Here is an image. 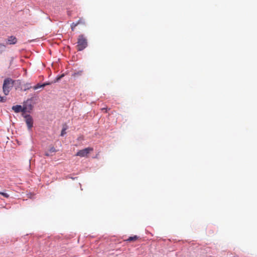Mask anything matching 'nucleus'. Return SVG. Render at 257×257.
<instances>
[{"label":"nucleus","instance_id":"13","mask_svg":"<svg viewBox=\"0 0 257 257\" xmlns=\"http://www.w3.org/2000/svg\"><path fill=\"white\" fill-rule=\"evenodd\" d=\"M42 87H43V86H42V84H38L33 87V89L34 90H36V89H38V88H42Z\"/></svg>","mask_w":257,"mask_h":257},{"label":"nucleus","instance_id":"8","mask_svg":"<svg viewBox=\"0 0 257 257\" xmlns=\"http://www.w3.org/2000/svg\"><path fill=\"white\" fill-rule=\"evenodd\" d=\"M139 238V237L137 235H135L134 236H130L126 240V241L131 242V241H135L137 240Z\"/></svg>","mask_w":257,"mask_h":257},{"label":"nucleus","instance_id":"14","mask_svg":"<svg viewBox=\"0 0 257 257\" xmlns=\"http://www.w3.org/2000/svg\"><path fill=\"white\" fill-rule=\"evenodd\" d=\"M67 130V127L66 126L65 127H63V129L62 130V131H61V136H63L65 134H66V130Z\"/></svg>","mask_w":257,"mask_h":257},{"label":"nucleus","instance_id":"12","mask_svg":"<svg viewBox=\"0 0 257 257\" xmlns=\"http://www.w3.org/2000/svg\"><path fill=\"white\" fill-rule=\"evenodd\" d=\"M78 26L77 23H72L71 25V28L72 31H74L75 28Z\"/></svg>","mask_w":257,"mask_h":257},{"label":"nucleus","instance_id":"19","mask_svg":"<svg viewBox=\"0 0 257 257\" xmlns=\"http://www.w3.org/2000/svg\"><path fill=\"white\" fill-rule=\"evenodd\" d=\"M50 84H51V83H50V82H48V83H43V84H42V86H43V87H44L46 86V85H50Z\"/></svg>","mask_w":257,"mask_h":257},{"label":"nucleus","instance_id":"11","mask_svg":"<svg viewBox=\"0 0 257 257\" xmlns=\"http://www.w3.org/2000/svg\"><path fill=\"white\" fill-rule=\"evenodd\" d=\"M76 23L78 25L79 24H83V25L85 24V22H84V20L82 18H80Z\"/></svg>","mask_w":257,"mask_h":257},{"label":"nucleus","instance_id":"4","mask_svg":"<svg viewBox=\"0 0 257 257\" xmlns=\"http://www.w3.org/2000/svg\"><path fill=\"white\" fill-rule=\"evenodd\" d=\"M12 108L16 113H19L20 112H25L26 110L27 109V108H23V106H22L20 105H14Z\"/></svg>","mask_w":257,"mask_h":257},{"label":"nucleus","instance_id":"21","mask_svg":"<svg viewBox=\"0 0 257 257\" xmlns=\"http://www.w3.org/2000/svg\"><path fill=\"white\" fill-rule=\"evenodd\" d=\"M45 155L47 156H49V154L46 153H45Z\"/></svg>","mask_w":257,"mask_h":257},{"label":"nucleus","instance_id":"3","mask_svg":"<svg viewBox=\"0 0 257 257\" xmlns=\"http://www.w3.org/2000/svg\"><path fill=\"white\" fill-rule=\"evenodd\" d=\"M92 151H93V148L88 147V148L79 150L77 153L76 156H79L81 157H87V155H88V154H89Z\"/></svg>","mask_w":257,"mask_h":257},{"label":"nucleus","instance_id":"18","mask_svg":"<svg viewBox=\"0 0 257 257\" xmlns=\"http://www.w3.org/2000/svg\"><path fill=\"white\" fill-rule=\"evenodd\" d=\"M49 151L51 153H53V152H56V150H55V148L53 147L50 149Z\"/></svg>","mask_w":257,"mask_h":257},{"label":"nucleus","instance_id":"20","mask_svg":"<svg viewBox=\"0 0 257 257\" xmlns=\"http://www.w3.org/2000/svg\"><path fill=\"white\" fill-rule=\"evenodd\" d=\"M101 109H102V110H105V112H107V109H106V108H102Z\"/></svg>","mask_w":257,"mask_h":257},{"label":"nucleus","instance_id":"10","mask_svg":"<svg viewBox=\"0 0 257 257\" xmlns=\"http://www.w3.org/2000/svg\"><path fill=\"white\" fill-rule=\"evenodd\" d=\"M82 71H79L77 72H75L72 74V76L74 77H77L79 76H81L82 74Z\"/></svg>","mask_w":257,"mask_h":257},{"label":"nucleus","instance_id":"1","mask_svg":"<svg viewBox=\"0 0 257 257\" xmlns=\"http://www.w3.org/2000/svg\"><path fill=\"white\" fill-rule=\"evenodd\" d=\"M87 46V40L84 35H80L77 39V45L76 46L78 51H82Z\"/></svg>","mask_w":257,"mask_h":257},{"label":"nucleus","instance_id":"7","mask_svg":"<svg viewBox=\"0 0 257 257\" xmlns=\"http://www.w3.org/2000/svg\"><path fill=\"white\" fill-rule=\"evenodd\" d=\"M23 108H27L26 110V112L29 111V110H32L33 106L31 104H28V102H26L23 105Z\"/></svg>","mask_w":257,"mask_h":257},{"label":"nucleus","instance_id":"15","mask_svg":"<svg viewBox=\"0 0 257 257\" xmlns=\"http://www.w3.org/2000/svg\"><path fill=\"white\" fill-rule=\"evenodd\" d=\"M0 194H1L2 195H3V196H4L6 198H9V195L7 193H4V192H0Z\"/></svg>","mask_w":257,"mask_h":257},{"label":"nucleus","instance_id":"16","mask_svg":"<svg viewBox=\"0 0 257 257\" xmlns=\"http://www.w3.org/2000/svg\"><path fill=\"white\" fill-rule=\"evenodd\" d=\"M64 76V74H63L59 76H58L56 78V81H58L59 80H60L61 78H62Z\"/></svg>","mask_w":257,"mask_h":257},{"label":"nucleus","instance_id":"2","mask_svg":"<svg viewBox=\"0 0 257 257\" xmlns=\"http://www.w3.org/2000/svg\"><path fill=\"white\" fill-rule=\"evenodd\" d=\"M14 81L11 78H7L5 79L3 86V90L6 95L9 94L10 90L14 85Z\"/></svg>","mask_w":257,"mask_h":257},{"label":"nucleus","instance_id":"9","mask_svg":"<svg viewBox=\"0 0 257 257\" xmlns=\"http://www.w3.org/2000/svg\"><path fill=\"white\" fill-rule=\"evenodd\" d=\"M6 47V46L5 44L0 43V54L5 51Z\"/></svg>","mask_w":257,"mask_h":257},{"label":"nucleus","instance_id":"5","mask_svg":"<svg viewBox=\"0 0 257 257\" xmlns=\"http://www.w3.org/2000/svg\"><path fill=\"white\" fill-rule=\"evenodd\" d=\"M26 118V122L28 126V127L29 130H30L33 125V120L32 117L30 115H26L25 116Z\"/></svg>","mask_w":257,"mask_h":257},{"label":"nucleus","instance_id":"17","mask_svg":"<svg viewBox=\"0 0 257 257\" xmlns=\"http://www.w3.org/2000/svg\"><path fill=\"white\" fill-rule=\"evenodd\" d=\"M6 100V98L5 97H2L0 95V102H5Z\"/></svg>","mask_w":257,"mask_h":257},{"label":"nucleus","instance_id":"6","mask_svg":"<svg viewBox=\"0 0 257 257\" xmlns=\"http://www.w3.org/2000/svg\"><path fill=\"white\" fill-rule=\"evenodd\" d=\"M17 42V39L15 37L11 36L8 39V43L9 44H15Z\"/></svg>","mask_w":257,"mask_h":257}]
</instances>
